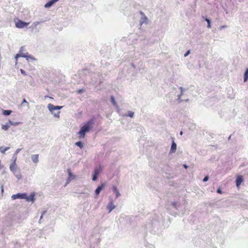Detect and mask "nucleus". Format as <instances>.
Instances as JSON below:
<instances>
[{
  "label": "nucleus",
  "instance_id": "obj_1",
  "mask_svg": "<svg viewBox=\"0 0 248 248\" xmlns=\"http://www.w3.org/2000/svg\"><path fill=\"white\" fill-rule=\"evenodd\" d=\"M93 124V120H90L80 128V131L78 132L80 138H84L85 137L86 133L88 132L90 129L92 128Z\"/></svg>",
  "mask_w": 248,
  "mask_h": 248
},
{
  "label": "nucleus",
  "instance_id": "obj_2",
  "mask_svg": "<svg viewBox=\"0 0 248 248\" xmlns=\"http://www.w3.org/2000/svg\"><path fill=\"white\" fill-rule=\"evenodd\" d=\"M29 24V22H25L21 21V20H18L16 22V26L18 28H24L27 27Z\"/></svg>",
  "mask_w": 248,
  "mask_h": 248
},
{
  "label": "nucleus",
  "instance_id": "obj_3",
  "mask_svg": "<svg viewBox=\"0 0 248 248\" xmlns=\"http://www.w3.org/2000/svg\"><path fill=\"white\" fill-rule=\"evenodd\" d=\"M13 200L17 199H25L26 198V193H17L16 194L13 195L11 197Z\"/></svg>",
  "mask_w": 248,
  "mask_h": 248
},
{
  "label": "nucleus",
  "instance_id": "obj_4",
  "mask_svg": "<svg viewBox=\"0 0 248 248\" xmlns=\"http://www.w3.org/2000/svg\"><path fill=\"white\" fill-rule=\"evenodd\" d=\"M62 106H55L51 104L48 105V108L52 113H53L55 110L60 109L61 108H62Z\"/></svg>",
  "mask_w": 248,
  "mask_h": 248
},
{
  "label": "nucleus",
  "instance_id": "obj_5",
  "mask_svg": "<svg viewBox=\"0 0 248 248\" xmlns=\"http://www.w3.org/2000/svg\"><path fill=\"white\" fill-rule=\"evenodd\" d=\"M243 181V176L241 175L237 176L236 180V185L238 188H239V186L241 183Z\"/></svg>",
  "mask_w": 248,
  "mask_h": 248
},
{
  "label": "nucleus",
  "instance_id": "obj_6",
  "mask_svg": "<svg viewBox=\"0 0 248 248\" xmlns=\"http://www.w3.org/2000/svg\"><path fill=\"white\" fill-rule=\"evenodd\" d=\"M106 185L105 183H102L100 186H98L95 191L96 195H98L100 193L103 188L106 186Z\"/></svg>",
  "mask_w": 248,
  "mask_h": 248
},
{
  "label": "nucleus",
  "instance_id": "obj_7",
  "mask_svg": "<svg viewBox=\"0 0 248 248\" xmlns=\"http://www.w3.org/2000/svg\"><path fill=\"white\" fill-rule=\"evenodd\" d=\"M22 49V47L21 48V49L19 51L20 53H18V54H16V55L15 56V59H16V62L17 61L18 58L20 57H24V58H28V56H27L24 54L21 53Z\"/></svg>",
  "mask_w": 248,
  "mask_h": 248
},
{
  "label": "nucleus",
  "instance_id": "obj_8",
  "mask_svg": "<svg viewBox=\"0 0 248 248\" xmlns=\"http://www.w3.org/2000/svg\"><path fill=\"white\" fill-rule=\"evenodd\" d=\"M58 0H51L45 5V7L46 8L50 7L55 2Z\"/></svg>",
  "mask_w": 248,
  "mask_h": 248
},
{
  "label": "nucleus",
  "instance_id": "obj_9",
  "mask_svg": "<svg viewBox=\"0 0 248 248\" xmlns=\"http://www.w3.org/2000/svg\"><path fill=\"white\" fill-rule=\"evenodd\" d=\"M115 207L112 202H110L108 205H107V208L109 210V213H110L113 209Z\"/></svg>",
  "mask_w": 248,
  "mask_h": 248
},
{
  "label": "nucleus",
  "instance_id": "obj_10",
  "mask_svg": "<svg viewBox=\"0 0 248 248\" xmlns=\"http://www.w3.org/2000/svg\"><path fill=\"white\" fill-rule=\"evenodd\" d=\"M10 169L12 172H15L16 169V166L15 162L11 164L10 166Z\"/></svg>",
  "mask_w": 248,
  "mask_h": 248
},
{
  "label": "nucleus",
  "instance_id": "obj_11",
  "mask_svg": "<svg viewBox=\"0 0 248 248\" xmlns=\"http://www.w3.org/2000/svg\"><path fill=\"white\" fill-rule=\"evenodd\" d=\"M27 201L30 202H33L34 201V195L31 194L30 196H27L26 195V198H25Z\"/></svg>",
  "mask_w": 248,
  "mask_h": 248
},
{
  "label": "nucleus",
  "instance_id": "obj_12",
  "mask_svg": "<svg viewBox=\"0 0 248 248\" xmlns=\"http://www.w3.org/2000/svg\"><path fill=\"white\" fill-rule=\"evenodd\" d=\"M38 155H32L31 159L33 162L37 163L38 162Z\"/></svg>",
  "mask_w": 248,
  "mask_h": 248
},
{
  "label": "nucleus",
  "instance_id": "obj_13",
  "mask_svg": "<svg viewBox=\"0 0 248 248\" xmlns=\"http://www.w3.org/2000/svg\"><path fill=\"white\" fill-rule=\"evenodd\" d=\"M176 144L174 142H173L171 146V149H170V152L171 153H174L176 151Z\"/></svg>",
  "mask_w": 248,
  "mask_h": 248
},
{
  "label": "nucleus",
  "instance_id": "obj_14",
  "mask_svg": "<svg viewBox=\"0 0 248 248\" xmlns=\"http://www.w3.org/2000/svg\"><path fill=\"white\" fill-rule=\"evenodd\" d=\"M10 149L9 147H4L3 146L0 147V152L5 154V152Z\"/></svg>",
  "mask_w": 248,
  "mask_h": 248
},
{
  "label": "nucleus",
  "instance_id": "obj_15",
  "mask_svg": "<svg viewBox=\"0 0 248 248\" xmlns=\"http://www.w3.org/2000/svg\"><path fill=\"white\" fill-rule=\"evenodd\" d=\"M113 191L116 193V197H118L120 196V194L119 192L118 189H117V187L115 186H113Z\"/></svg>",
  "mask_w": 248,
  "mask_h": 248
},
{
  "label": "nucleus",
  "instance_id": "obj_16",
  "mask_svg": "<svg viewBox=\"0 0 248 248\" xmlns=\"http://www.w3.org/2000/svg\"><path fill=\"white\" fill-rule=\"evenodd\" d=\"M101 170L102 169L100 166L98 168H95V169L94 170V174L98 175Z\"/></svg>",
  "mask_w": 248,
  "mask_h": 248
},
{
  "label": "nucleus",
  "instance_id": "obj_17",
  "mask_svg": "<svg viewBox=\"0 0 248 248\" xmlns=\"http://www.w3.org/2000/svg\"><path fill=\"white\" fill-rule=\"evenodd\" d=\"M248 78V68H247L244 74V81L246 82L247 81Z\"/></svg>",
  "mask_w": 248,
  "mask_h": 248
},
{
  "label": "nucleus",
  "instance_id": "obj_18",
  "mask_svg": "<svg viewBox=\"0 0 248 248\" xmlns=\"http://www.w3.org/2000/svg\"><path fill=\"white\" fill-rule=\"evenodd\" d=\"M12 113V110H3L2 114L4 115H9Z\"/></svg>",
  "mask_w": 248,
  "mask_h": 248
},
{
  "label": "nucleus",
  "instance_id": "obj_19",
  "mask_svg": "<svg viewBox=\"0 0 248 248\" xmlns=\"http://www.w3.org/2000/svg\"><path fill=\"white\" fill-rule=\"evenodd\" d=\"M9 127L10 125H8L7 124H6L2 125L1 126L2 129L5 131L7 130Z\"/></svg>",
  "mask_w": 248,
  "mask_h": 248
},
{
  "label": "nucleus",
  "instance_id": "obj_20",
  "mask_svg": "<svg viewBox=\"0 0 248 248\" xmlns=\"http://www.w3.org/2000/svg\"><path fill=\"white\" fill-rule=\"evenodd\" d=\"M9 123L11 125H17L20 124V122H13L11 120H9Z\"/></svg>",
  "mask_w": 248,
  "mask_h": 248
},
{
  "label": "nucleus",
  "instance_id": "obj_21",
  "mask_svg": "<svg viewBox=\"0 0 248 248\" xmlns=\"http://www.w3.org/2000/svg\"><path fill=\"white\" fill-rule=\"evenodd\" d=\"M76 145L79 147L80 148H82L83 147L82 143L80 141L76 142Z\"/></svg>",
  "mask_w": 248,
  "mask_h": 248
},
{
  "label": "nucleus",
  "instance_id": "obj_22",
  "mask_svg": "<svg viewBox=\"0 0 248 248\" xmlns=\"http://www.w3.org/2000/svg\"><path fill=\"white\" fill-rule=\"evenodd\" d=\"M111 101L114 106L116 105V102L115 100L114 97L112 96L111 97Z\"/></svg>",
  "mask_w": 248,
  "mask_h": 248
},
{
  "label": "nucleus",
  "instance_id": "obj_23",
  "mask_svg": "<svg viewBox=\"0 0 248 248\" xmlns=\"http://www.w3.org/2000/svg\"><path fill=\"white\" fill-rule=\"evenodd\" d=\"M98 175H96L95 174H93V181H96L97 179Z\"/></svg>",
  "mask_w": 248,
  "mask_h": 248
},
{
  "label": "nucleus",
  "instance_id": "obj_24",
  "mask_svg": "<svg viewBox=\"0 0 248 248\" xmlns=\"http://www.w3.org/2000/svg\"><path fill=\"white\" fill-rule=\"evenodd\" d=\"M20 72L22 73V74H23V75H27L26 72L24 70H23L22 69H20Z\"/></svg>",
  "mask_w": 248,
  "mask_h": 248
},
{
  "label": "nucleus",
  "instance_id": "obj_25",
  "mask_svg": "<svg viewBox=\"0 0 248 248\" xmlns=\"http://www.w3.org/2000/svg\"><path fill=\"white\" fill-rule=\"evenodd\" d=\"M134 115V112H129L128 114V116L130 117H132Z\"/></svg>",
  "mask_w": 248,
  "mask_h": 248
},
{
  "label": "nucleus",
  "instance_id": "obj_26",
  "mask_svg": "<svg viewBox=\"0 0 248 248\" xmlns=\"http://www.w3.org/2000/svg\"><path fill=\"white\" fill-rule=\"evenodd\" d=\"M209 178H208V176H205L203 179V182H206L207 181H208Z\"/></svg>",
  "mask_w": 248,
  "mask_h": 248
},
{
  "label": "nucleus",
  "instance_id": "obj_27",
  "mask_svg": "<svg viewBox=\"0 0 248 248\" xmlns=\"http://www.w3.org/2000/svg\"><path fill=\"white\" fill-rule=\"evenodd\" d=\"M190 53V51L189 50H188L186 53V54L184 55V56L185 57H186Z\"/></svg>",
  "mask_w": 248,
  "mask_h": 248
},
{
  "label": "nucleus",
  "instance_id": "obj_28",
  "mask_svg": "<svg viewBox=\"0 0 248 248\" xmlns=\"http://www.w3.org/2000/svg\"><path fill=\"white\" fill-rule=\"evenodd\" d=\"M217 192L218 193H219V194H222V191L221 190V189H220V188H219V189H218L217 190Z\"/></svg>",
  "mask_w": 248,
  "mask_h": 248
},
{
  "label": "nucleus",
  "instance_id": "obj_29",
  "mask_svg": "<svg viewBox=\"0 0 248 248\" xmlns=\"http://www.w3.org/2000/svg\"><path fill=\"white\" fill-rule=\"evenodd\" d=\"M24 103H27L28 104V102L25 99H24L23 101H22V105H23Z\"/></svg>",
  "mask_w": 248,
  "mask_h": 248
},
{
  "label": "nucleus",
  "instance_id": "obj_30",
  "mask_svg": "<svg viewBox=\"0 0 248 248\" xmlns=\"http://www.w3.org/2000/svg\"><path fill=\"white\" fill-rule=\"evenodd\" d=\"M68 174H69V176L71 177L72 174V173L70 171V170H68Z\"/></svg>",
  "mask_w": 248,
  "mask_h": 248
},
{
  "label": "nucleus",
  "instance_id": "obj_31",
  "mask_svg": "<svg viewBox=\"0 0 248 248\" xmlns=\"http://www.w3.org/2000/svg\"><path fill=\"white\" fill-rule=\"evenodd\" d=\"M180 89L181 90V94L180 95H182L183 94V89L182 87H180Z\"/></svg>",
  "mask_w": 248,
  "mask_h": 248
},
{
  "label": "nucleus",
  "instance_id": "obj_32",
  "mask_svg": "<svg viewBox=\"0 0 248 248\" xmlns=\"http://www.w3.org/2000/svg\"><path fill=\"white\" fill-rule=\"evenodd\" d=\"M205 20L207 21V22L208 23H211V22H210V20L209 19H208V18H205Z\"/></svg>",
  "mask_w": 248,
  "mask_h": 248
},
{
  "label": "nucleus",
  "instance_id": "obj_33",
  "mask_svg": "<svg viewBox=\"0 0 248 248\" xmlns=\"http://www.w3.org/2000/svg\"><path fill=\"white\" fill-rule=\"evenodd\" d=\"M211 27V23H208L207 28H210Z\"/></svg>",
  "mask_w": 248,
  "mask_h": 248
},
{
  "label": "nucleus",
  "instance_id": "obj_34",
  "mask_svg": "<svg viewBox=\"0 0 248 248\" xmlns=\"http://www.w3.org/2000/svg\"><path fill=\"white\" fill-rule=\"evenodd\" d=\"M183 166L185 169H187L188 168V166L186 164L183 165Z\"/></svg>",
  "mask_w": 248,
  "mask_h": 248
},
{
  "label": "nucleus",
  "instance_id": "obj_35",
  "mask_svg": "<svg viewBox=\"0 0 248 248\" xmlns=\"http://www.w3.org/2000/svg\"><path fill=\"white\" fill-rule=\"evenodd\" d=\"M83 91V90H78V93H82Z\"/></svg>",
  "mask_w": 248,
  "mask_h": 248
},
{
  "label": "nucleus",
  "instance_id": "obj_36",
  "mask_svg": "<svg viewBox=\"0 0 248 248\" xmlns=\"http://www.w3.org/2000/svg\"><path fill=\"white\" fill-rule=\"evenodd\" d=\"M226 27H227L226 26H223L220 27V29H221L222 28H226Z\"/></svg>",
  "mask_w": 248,
  "mask_h": 248
},
{
  "label": "nucleus",
  "instance_id": "obj_37",
  "mask_svg": "<svg viewBox=\"0 0 248 248\" xmlns=\"http://www.w3.org/2000/svg\"><path fill=\"white\" fill-rule=\"evenodd\" d=\"M1 191L2 192H3V186H1Z\"/></svg>",
  "mask_w": 248,
  "mask_h": 248
},
{
  "label": "nucleus",
  "instance_id": "obj_38",
  "mask_svg": "<svg viewBox=\"0 0 248 248\" xmlns=\"http://www.w3.org/2000/svg\"><path fill=\"white\" fill-rule=\"evenodd\" d=\"M60 111H58V115L57 116V117H59V114H60ZM55 115L56 116H57V115Z\"/></svg>",
  "mask_w": 248,
  "mask_h": 248
},
{
  "label": "nucleus",
  "instance_id": "obj_39",
  "mask_svg": "<svg viewBox=\"0 0 248 248\" xmlns=\"http://www.w3.org/2000/svg\"><path fill=\"white\" fill-rule=\"evenodd\" d=\"M182 134H183V132H180V134H181V135H182Z\"/></svg>",
  "mask_w": 248,
  "mask_h": 248
}]
</instances>
